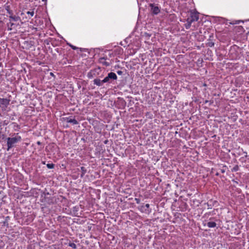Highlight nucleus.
I'll return each instance as SVG.
<instances>
[{
	"mask_svg": "<svg viewBox=\"0 0 249 249\" xmlns=\"http://www.w3.org/2000/svg\"><path fill=\"white\" fill-rule=\"evenodd\" d=\"M117 79V76L114 72H110L107 74V75L104 78L103 82L105 83H111L112 81L116 80Z\"/></svg>",
	"mask_w": 249,
	"mask_h": 249,
	"instance_id": "obj_1",
	"label": "nucleus"
},
{
	"mask_svg": "<svg viewBox=\"0 0 249 249\" xmlns=\"http://www.w3.org/2000/svg\"><path fill=\"white\" fill-rule=\"evenodd\" d=\"M99 71H100V68L91 70L88 73V77L89 78H92L94 77H96L99 74Z\"/></svg>",
	"mask_w": 249,
	"mask_h": 249,
	"instance_id": "obj_2",
	"label": "nucleus"
},
{
	"mask_svg": "<svg viewBox=\"0 0 249 249\" xmlns=\"http://www.w3.org/2000/svg\"><path fill=\"white\" fill-rule=\"evenodd\" d=\"M16 144V137L7 138V150L13 147Z\"/></svg>",
	"mask_w": 249,
	"mask_h": 249,
	"instance_id": "obj_3",
	"label": "nucleus"
},
{
	"mask_svg": "<svg viewBox=\"0 0 249 249\" xmlns=\"http://www.w3.org/2000/svg\"><path fill=\"white\" fill-rule=\"evenodd\" d=\"M149 7L151 8V12L153 15H158L160 11V7L154 3H150Z\"/></svg>",
	"mask_w": 249,
	"mask_h": 249,
	"instance_id": "obj_4",
	"label": "nucleus"
},
{
	"mask_svg": "<svg viewBox=\"0 0 249 249\" xmlns=\"http://www.w3.org/2000/svg\"><path fill=\"white\" fill-rule=\"evenodd\" d=\"M10 100L4 98H0V107L2 109H5L7 105L9 104Z\"/></svg>",
	"mask_w": 249,
	"mask_h": 249,
	"instance_id": "obj_5",
	"label": "nucleus"
},
{
	"mask_svg": "<svg viewBox=\"0 0 249 249\" xmlns=\"http://www.w3.org/2000/svg\"><path fill=\"white\" fill-rule=\"evenodd\" d=\"M189 21H191V22H194L195 21H197L199 18L197 14L195 13H191V16L187 18Z\"/></svg>",
	"mask_w": 249,
	"mask_h": 249,
	"instance_id": "obj_6",
	"label": "nucleus"
},
{
	"mask_svg": "<svg viewBox=\"0 0 249 249\" xmlns=\"http://www.w3.org/2000/svg\"><path fill=\"white\" fill-rule=\"evenodd\" d=\"M10 21L7 23V28L8 30H12L16 28V24L14 22L12 21H14V20L10 19Z\"/></svg>",
	"mask_w": 249,
	"mask_h": 249,
	"instance_id": "obj_7",
	"label": "nucleus"
},
{
	"mask_svg": "<svg viewBox=\"0 0 249 249\" xmlns=\"http://www.w3.org/2000/svg\"><path fill=\"white\" fill-rule=\"evenodd\" d=\"M99 61L100 63L106 67L109 66L111 65V63L105 60V57H100L99 59Z\"/></svg>",
	"mask_w": 249,
	"mask_h": 249,
	"instance_id": "obj_8",
	"label": "nucleus"
},
{
	"mask_svg": "<svg viewBox=\"0 0 249 249\" xmlns=\"http://www.w3.org/2000/svg\"><path fill=\"white\" fill-rule=\"evenodd\" d=\"M93 82L94 85L99 87L102 86L104 83H105V82H103V80H101L98 78L94 79Z\"/></svg>",
	"mask_w": 249,
	"mask_h": 249,
	"instance_id": "obj_9",
	"label": "nucleus"
},
{
	"mask_svg": "<svg viewBox=\"0 0 249 249\" xmlns=\"http://www.w3.org/2000/svg\"><path fill=\"white\" fill-rule=\"evenodd\" d=\"M6 10H7L8 13H9V14L10 15V16H9L10 19H11L12 20H13L14 21H16V16L13 15V12L11 10H10L9 6L7 7Z\"/></svg>",
	"mask_w": 249,
	"mask_h": 249,
	"instance_id": "obj_10",
	"label": "nucleus"
},
{
	"mask_svg": "<svg viewBox=\"0 0 249 249\" xmlns=\"http://www.w3.org/2000/svg\"><path fill=\"white\" fill-rule=\"evenodd\" d=\"M67 122L72 124H78V122L76 120L72 119L71 117L67 118Z\"/></svg>",
	"mask_w": 249,
	"mask_h": 249,
	"instance_id": "obj_11",
	"label": "nucleus"
},
{
	"mask_svg": "<svg viewBox=\"0 0 249 249\" xmlns=\"http://www.w3.org/2000/svg\"><path fill=\"white\" fill-rule=\"evenodd\" d=\"M149 206H150L149 204H146L145 205L142 206L141 207L142 211L145 213H149L150 211H149V210H147L149 208Z\"/></svg>",
	"mask_w": 249,
	"mask_h": 249,
	"instance_id": "obj_12",
	"label": "nucleus"
},
{
	"mask_svg": "<svg viewBox=\"0 0 249 249\" xmlns=\"http://www.w3.org/2000/svg\"><path fill=\"white\" fill-rule=\"evenodd\" d=\"M216 225H217L216 223L214 221H210L208 222H207V226L209 228H214L216 226Z\"/></svg>",
	"mask_w": 249,
	"mask_h": 249,
	"instance_id": "obj_13",
	"label": "nucleus"
},
{
	"mask_svg": "<svg viewBox=\"0 0 249 249\" xmlns=\"http://www.w3.org/2000/svg\"><path fill=\"white\" fill-rule=\"evenodd\" d=\"M15 157V156L14 154H12L11 156H9L8 159V162L9 163L12 162V163H13V165H15V160H14Z\"/></svg>",
	"mask_w": 249,
	"mask_h": 249,
	"instance_id": "obj_14",
	"label": "nucleus"
},
{
	"mask_svg": "<svg viewBox=\"0 0 249 249\" xmlns=\"http://www.w3.org/2000/svg\"><path fill=\"white\" fill-rule=\"evenodd\" d=\"M81 170L82 173L81 174L80 177H81V178H83L84 176L87 172V169L85 167L82 166V167H81Z\"/></svg>",
	"mask_w": 249,
	"mask_h": 249,
	"instance_id": "obj_15",
	"label": "nucleus"
},
{
	"mask_svg": "<svg viewBox=\"0 0 249 249\" xmlns=\"http://www.w3.org/2000/svg\"><path fill=\"white\" fill-rule=\"evenodd\" d=\"M192 23V22H191V21H189L188 18L187 19L186 23L185 24V27L186 29H188L190 28Z\"/></svg>",
	"mask_w": 249,
	"mask_h": 249,
	"instance_id": "obj_16",
	"label": "nucleus"
},
{
	"mask_svg": "<svg viewBox=\"0 0 249 249\" xmlns=\"http://www.w3.org/2000/svg\"><path fill=\"white\" fill-rule=\"evenodd\" d=\"M243 153L244 154L245 157H242L240 159V160L241 161H242V162L244 161H245V160L244 159L248 157V154H247V152L244 151V152H243Z\"/></svg>",
	"mask_w": 249,
	"mask_h": 249,
	"instance_id": "obj_17",
	"label": "nucleus"
},
{
	"mask_svg": "<svg viewBox=\"0 0 249 249\" xmlns=\"http://www.w3.org/2000/svg\"><path fill=\"white\" fill-rule=\"evenodd\" d=\"M47 167L49 169H53L54 167V164L53 163H48L47 164Z\"/></svg>",
	"mask_w": 249,
	"mask_h": 249,
	"instance_id": "obj_18",
	"label": "nucleus"
},
{
	"mask_svg": "<svg viewBox=\"0 0 249 249\" xmlns=\"http://www.w3.org/2000/svg\"><path fill=\"white\" fill-rule=\"evenodd\" d=\"M69 246L70 247H71L72 248H73V249H76V245L74 243H69Z\"/></svg>",
	"mask_w": 249,
	"mask_h": 249,
	"instance_id": "obj_19",
	"label": "nucleus"
},
{
	"mask_svg": "<svg viewBox=\"0 0 249 249\" xmlns=\"http://www.w3.org/2000/svg\"><path fill=\"white\" fill-rule=\"evenodd\" d=\"M21 140V137L18 135V133H17V143Z\"/></svg>",
	"mask_w": 249,
	"mask_h": 249,
	"instance_id": "obj_20",
	"label": "nucleus"
},
{
	"mask_svg": "<svg viewBox=\"0 0 249 249\" xmlns=\"http://www.w3.org/2000/svg\"><path fill=\"white\" fill-rule=\"evenodd\" d=\"M27 14L30 16L31 17H33L34 15V12L32 11H28L27 12Z\"/></svg>",
	"mask_w": 249,
	"mask_h": 249,
	"instance_id": "obj_21",
	"label": "nucleus"
},
{
	"mask_svg": "<svg viewBox=\"0 0 249 249\" xmlns=\"http://www.w3.org/2000/svg\"><path fill=\"white\" fill-rule=\"evenodd\" d=\"M211 202L212 201H211L210 202H208L206 203L208 207V209H212V207L213 206V204H212L210 203V202Z\"/></svg>",
	"mask_w": 249,
	"mask_h": 249,
	"instance_id": "obj_22",
	"label": "nucleus"
},
{
	"mask_svg": "<svg viewBox=\"0 0 249 249\" xmlns=\"http://www.w3.org/2000/svg\"><path fill=\"white\" fill-rule=\"evenodd\" d=\"M68 44V45H69V46H70V47H71V49H72L73 50H77V49H78V47H76V46H73V45H71V44Z\"/></svg>",
	"mask_w": 249,
	"mask_h": 249,
	"instance_id": "obj_23",
	"label": "nucleus"
},
{
	"mask_svg": "<svg viewBox=\"0 0 249 249\" xmlns=\"http://www.w3.org/2000/svg\"><path fill=\"white\" fill-rule=\"evenodd\" d=\"M28 145V143L26 142H23L22 145V149H24Z\"/></svg>",
	"mask_w": 249,
	"mask_h": 249,
	"instance_id": "obj_24",
	"label": "nucleus"
},
{
	"mask_svg": "<svg viewBox=\"0 0 249 249\" xmlns=\"http://www.w3.org/2000/svg\"><path fill=\"white\" fill-rule=\"evenodd\" d=\"M239 169V167L237 165L235 166L232 169V171H237Z\"/></svg>",
	"mask_w": 249,
	"mask_h": 249,
	"instance_id": "obj_25",
	"label": "nucleus"
},
{
	"mask_svg": "<svg viewBox=\"0 0 249 249\" xmlns=\"http://www.w3.org/2000/svg\"><path fill=\"white\" fill-rule=\"evenodd\" d=\"M5 138V135L0 131V139L3 140Z\"/></svg>",
	"mask_w": 249,
	"mask_h": 249,
	"instance_id": "obj_26",
	"label": "nucleus"
},
{
	"mask_svg": "<svg viewBox=\"0 0 249 249\" xmlns=\"http://www.w3.org/2000/svg\"><path fill=\"white\" fill-rule=\"evenodd\" d=\"M214 43L213 42H209L208 43V46L210 47H212L214 46Z\"/></svg>",
	"mask_w": 249,
	"mask_h": 249,
	"instance_id": "obj_27",
	"label": "nucleus"
},
{
	"mask_svg": "<svg viewBox=\"0 0 249 249\" xmlns=\"http://www.w3.org/2000/svg\"><path fill=\"white\" fill-rule=\"evenodd\" d=\"M144 36H145L147 37H149L151 36V35L148 33H144Z\"/></svg>",
	"mask_w": 249,
	"mask_h": 249,
	"instance_id": "obj_28",
	"label": "nucleus"
},
{
	"mask_svg": "<svg viewBox=\"0 0 249 249\" xmlns=\"http://www.w3.org/2000/svg\"><path fill=\"white\" fill-rule=\"evenodd\" d=\"M117 74H119V75H122V74H123V72L122 71H117Z\"/></svg>",
	"mask_w": 249,
	"mask_h": 249,
	"instance_id": "obj_29",
	"label": "nucleus"
},
{
	"mask_svg": "<svg viewBox=\"0 0 249 249\" xmlns=\"http://www.w3.org/2000/svg\"><path fill=\"white\" fill-rule=\"evenodd\" d=\"M135 201L137 204H139L140 203V199L139 198H135Z\"/></svg>",
	"mask_w": 249,
	"mask_h": 249,
	"instance_id": "obj_30",
	"label": "nucleus"
},
{
	"mask_svg": "<svg viewBox=\"0 0 249 249\" xmlns=\"http://www.w3.org/2000/svg\"><path fill=\"white\" fill-rule=\"evenodd\" d=\"M240 22V20H236V21H235V23H233L232 24H239Z\"/></svg>",
	"mask_w": 249,
	"mask_h": 249,
	"instance_id": "obj_31",
	"label": "nucleus"
},
{
	"mask_svg": "<svg viewBox=\"0 0 249 249\" xmlns=\"http://www.w3.org/2000/svg\"><path fill=\"white\" fill-rule=\"evenodd\" d=\"M104 57H105V60H107V59H108L107 57V56H104Z\"/></svg>",
	"mask_w": 249,
	"mask_h": 249,
	"instance_id": "obj_32",
	"label": "nucleus"
},
{
	"mask_svg": "<svg viewBox=\"0 0 249 249\" xmlns=\"http://www.w3.org/2000/svg\"><path fill=\"white\" fill-rule=\"evenodd\" d=\"M107 142H108V140H106V141L104 142V143H105V144H107Z\"/></svg>",
	"mask_w": 249,
	"mask_h": 249,
	"instance_id": "obj_33",
	"label": "nucleus"
},
{
	"mask_svg": "<svg viewBox=\"0 0 249 249\" xmlns=\"http://www.w3.org/2000/svg\"><path fill=\"white\" fill-rule=\"evenodd\" d=\"M247 37H249V32L247 33Z\"/></svg>",
	"mask_w": 249,
	"mask_h": 249,
	"instance_id": "obj_34",
	"label": "nucleus"
},
{
	"mask_svg": "<svg viewBox=\"0 0 249 249\" xmlns=\"http://www.w3.org/2000/svg\"><path fill=\"white\" fill-rule=\"evenodd\" d=\"M221 172L222 173H224L225 172V171L224 170H221Z\"/></svg>",
	"mask_w": 249,
	"mask_h": 249,
	"instance_id": "obj_35",
	"label": "nucleus"
},
{
	"mask_svg": "<svg viewBox=\"0 0 249 249\" xmlns=\"http://www.w3.org/2000/svg\"><path fill=\"white\" fill-rule=\"evenodd\" d=\"M37 143L38 144H40V143H40V142H37Z\"/></svg>",
	"mask_w": 249,
	"mask_h": 249,
	"instance_id": "obj_36",
	"label": "nucleus"
},
{
	"mask_svg": "<svg viewBox=\"0 0 249 249\" xmlns=\"http://www.w3.org/2000/svg\"><path fill=\"white\" fill-rule=\"evenodd\" d=\"M109 55L110 57H111V55H112V54L111 53H109Z\"/></svg>",
	"mask_w": 249,
	"mask_h": 249,
	"instance_id": "obj_37",
	"label": "nucleus"
},
{
	"mask_svg": "<svg viewBox=\"0 0 249 249\" xmlns=\"http://www.w3.org/2000/svg\"><path fill=\"white\" fill-rule=\"evenodd\" d=\"M216 176H219V174L218 173H216L215 174Z\"/></svg>",
	"mask_w": 249,
	"mask_h": 249,
	"instance_id": "obj_38",
	"label": "nucleus"
},
{
	"mask_svg": "<svg viewBox=\"0 0 249 249\" xmlns=\"http://www.w3.org/2000/svg\"><path fill=\"white\" fill-rule=\"evenodd\" d=\"M14 215H15V212H14ZM14 217H15V215H14Z\"/></svg>",
	"mask_w": 249,
	"mask_h": 249,
	"instance_id": "obj_39",
	"label": "nucleus"
}]
</instances>
